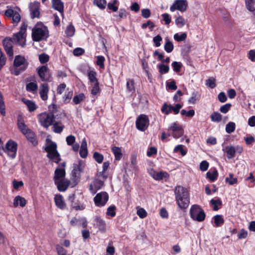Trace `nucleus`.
<instances>
[{
	"instance_id": "nucleus-54",
	"label": "nucleus",
	"mask_w": 255,
	"mask_h": 255,
	"mask_svg": "<svg viewBox=\"0 0 255 255\" xmlns=\"http://www.w3.org/2000/svg\"><path fill=\"white\" fill-rule=\"evenodd\" d=\"M171 66L173 71L178 73L180 72L182 64L180 62L174 61L171 64Z\"/></svg>"
},
{
	"instance_id": "nucleus-26",
	"label": "nucleus",
	"mask_w": 255,
	"mask_h": 255,
	"mask_svg": "<svg viewBox=\"0 0 255 255\" xmlns=\"http://www.w3.org/2000/svg\"><path fill=\"white\" fill-rule=\"evenodd\" d=\"M26 204V199L19 195L16 196L13 200V206L14 207H17L18 205L21 207H23Z\"/></svg>"
},
{
	"instance_id": "nucleus-33",
	"label": "nucleus",
	"mask_w": 255,
	"mask_h": 255,
	"mask_svg": "<svg viewBox=\"0 0 255 255\" xmlns=\"http://www.w3.org/2000/svg\"><path fill=\"white\" fill-rule=\"evenodd\" d=\"M22 101L28 107L29 112H33L36 109V105L32 101L29 100H25L24 99H23Z\"/></svg>"
},
{
	"instance_id": "nucleus-3",
	"label": "nucleus",
	"mask_w": 255,
	"mask_h": 255,
	"mask_svg": "<svg viewBox=\"0 0 255 255\" xmlns=\"http://www.w3.org/2000/svg\"><path fill=\"white\" fill-rule=\"evenodd\" d=\"M190 215L191 218L198 222L203 221L206 217V214L203 209L199 205H192L190 209Z\"/></svg>"
},
{
	"instance_id": "nucleus-4",
	"label": "nucleus",
	"mask_w": 255,
	"mask_h": 255,
	"mask_svg": "<svg viewBox=\"0 0 255 255\" xmlns=\"http://www.w3.org/2000/svg\"><path fill=\"white\" fill-rule=\"evenodd\" d=\"M48 31L41 27L34 28L32 32V38L34 41L39 42L46 40L48 37Z\"/></svg>"
},
{
	"instance_id": "nucleus-34",
	"label": "nucleus",
	"mask_w": 255,
	"mask_h": 255,
	"mask_svg": "<svg viewBox=\"0 0 255 255\" xmlns=\"http://www.w3.org/2000/svg\"><path fill=\"white\" fill-rule=\"evenodd\" d=\"M112 151L114 153L115 157V159L119 160L121 159L122 156V153L121 149L120 147L117 146H113L112 147Z\"/></svg>"
},
{
	"instance_id": "nucleus-49",
	"label": "nucleus",
	"mask_w": 255,
	"mask_h": 255,
	"mask_svg": "<svg viewBox=\"0 0 255 255\" xmlns=\"http://www.w3.org/2000/svg\"><path fill=\"white\" fill-rule=\"evenodd\" d=\"M157 67L161 74H164L169 72V67L168 65L164 64H160L157 66Z\"/></svg>"
},
{
	"instance_id": "nucleus-50",
	"label": "nucleus",
	"mask_w": 255,
	"mask_h": 255,
	"mask_svg": "<svg viewBox=\"0 0 255 255\" xmlns=\"http://www.w3.org/2000/svg\"><path fill=\"white\" fill-rule=\"evenodd\" d=\"M93 3L101 9H104L106 7L107 2L106 0H94Z\"/></svg>"
},
{
	"instance_id": "nucleus-25",
	"label": "nucleus",
	"mask_w": 255,
	"mask_h": 255,
	"mask_svg": "<svg viewBox=\"0 0 255 255\" xmlns=\"http://www.w3.org/2000/svg\"><path fill=\"white\" fill-rule=\"evenodd\" d=\"M87 146V141L84 138L83 139L81 142V148L79 151L80 155L83 158L87 157L88 155V152Z\"/></svg>"
},
{
	"instance_id": "nucleus-1",
	"label": "nucleus",
	"mask_w": 255,
	"mask_h": 255,
	"mask_svg": "<svg viewBox=\"0 0 255 255\" xmlns=\"http://www.w3.org/2000/svg\"><path fill=\"white\" fill-rule=\"evenodd\" d=\"M175 200L181 209H187L190 204V194L188 190L181 186L177 185L174 190Z\"/></svg>"
},
{
	"instance_id": "nucleus-21",
	"label": "nucleus",
	"mask_w": 255,
	"mask_h": 255,
	"mask_svg": "<svg viewBox=\"0 0 255 255\" xmlns=\"http://www.w3.org/2000/svg\"><path fill=\"white\" fill-rule=\"evenodd\" d=\"M47 157L53 162H54L56 164H59L60 161L61 160L60 155L57 150L48 152Z\"/></svg>"
},
{
	"instance_id": "nucleus-46",
	"label": "nucleus",
	"mask_w": 255,
	"mask_h": 255,
	"mask_svg": "<svg viewBox=\"0 0 255 255\" xmlns=\"http://www.w3.org/2000/svg\"><path fill=\"white\" fill-rule=\"evenodd\" d=\"M104 182L101 180L100 179H96L94 182V185L95 190L94 191L92 192L93 194H95L97 190H100L101 189L102 186L104 185Z\"/></svg>"
},
{
	"instance_id": "nucleus-13",
	"label": "nucleus",
	"mask_w": 255,
	"mask_h": 255,
	"mask_svg": "<svg viewBox=\"0 0 255 255\" xmlns=\"http://www.w3.org/2000/svg\"><path fill=\"white\" fill-rule=\"evenodd\" d=\"M34 145H36L38 143L37 140L35 137L34 133L31 129L28 127L24 128L23 130L20 131Z\"/></svg>"
},
{
	"instance_id": "nucleus-60",
	"label": "nucleus",
	"mask_w": 255,
	"mask_h": 255,
	"mask_svg": "<svg viewBox=\"0 0 255 255\" xmlns=\"http://www.w3.org/2000/svg\"><path fill=\"white\" fill-rule=\"evenodd\" d=\"M93 157L94 159L98 163H101L103 162L104 160V156L103 154L100 153L98 152H95L93 154Z\"/></svg>"
},
{
	"instance_id": "nucleus-41",
	"label": "nucleus",
	"mask_w": 255,
	"mask_h": 255,
	"mask_svg": "<svg viewBox=\"0 0 255 255\" xmlns=\"http://www.w3.org/2000/svg\"><path fill=\"white\" fill-rule=\"evenodd\" d=\"M210 204L213 206V210L214 211H217L219 209L218 206H221L222 202L221 199L218 198L217 199H211L210 201Z\"/></svg>"
},
{
	"instance_id": "nucleus-63",
	"label": "nucleus",
	"mask_w": 255,
	"mask_h": 255,
	"mask_svg": "<svg viewBox=\"0 0 255 255\" xmlns=\"http://www.w3.org/2000/svg\"><path fill=\"white\" fill-rule=\"evenodd\" d=\"M181 114L183 116L185 115L188 118H191L195 115V111L194 110H190L186 111L185 110H182L180 112Z\"/></svg>"
},
{
	"instance_id": "nucleus-17",
	"label": "nucleus",
	"mask_w": 255,
	"mask_h": 255,
	"mask_svg": "<svg viewBox=\"0 0 255 255\" xmlns=\"http://www.w3.org/2000/svg\"><path fill=\"white\" fill-rule=\"evenodd\" d=\"M3 46L6 54L9 56H12L13 51L12 49V41L10 38H5L3 40Z\"/></svg>"
},
{
	"instance_id": "nucleus-32",
	"label": "nucleus",
	"mask_w": 255,
	"mask_h": 255,
	"mask_svg": "<svg viewBox=\"0 0 255 255\" xmlns=\"http://www.w3.org/2000/svg\"><path fill=\"white\" fill-rule=\"evenodd\" d=\"M46 142H50V143L49 144H48L45 148V150L48 152H51V151H56L57 150V144L55 142L51 141L50 139H46Z\"/></svg>"
},
{
	"instance_id": "nucleus-12",
	"label": "nucleus",
	"mask_w": 255,
	"mask_h": 255,
	"mask_svg": "<svg viewBox=\"0 0 255 255\" xmlns=\"http://www.w3.org/2000/svg\"><path fill=\"white\" fill-rule=\"evenodd\" d=\"M169 129L172 130V136L175 138L180 137L184 133V130L183 128L177 122L173 123L171 125Z\"/></svg>"
},
{
	"instance_id": "nucleus-18",
	"label": "nucleus",
	"mask_w": 255,
	"mask_h": 255,
	"mask_svg": "<svg viewBox=\"0 0 255 255\" xmlns=\"http://www.w3.org/2000/svg\"><path fill=\"white\" fill-rule=\"evenodd\" d=\"M49 86L47 83H42L39 86V95L43 101L48 99V93L49 92Z\"/></svg>"
},
{
	"instance_id": "nucleus-56",
	"label": "nucleus",
	"mask_w": 255,
	"mask_h": 255,
	"mask_svg": "<svg viewBox=\"0 0 255 255\" xmlns=\"http://www.w3.org/2000/svg\"><path fill=\"white\" fill-rule=\"evenodd\" d=\"M97 60L96 64L98 65L101 68L103 69L105 67L104 62L105 58L103 56H97Z\"/></svg>"
},
{
	"instance_id": "nucleus-5",
	"label": "nucleus",
	"mask_w": 255,
	"mask_h": 255,
	"mask_svg": "<svg viewBox=\"0 0 255 255\" xmlns=\"http://www.w3.org/2000/svg\"><path fill=\"white\" fill-rule=\"evenodd\" d=\"M149 125V120L147 115L141 114L136 118L135 126L138 130L144 131L148 128Z\"/></svg>"
},
{
	"instance_id": "nucleus-11",
	"label": "nucleus",
	"mask_w": 255,
	"mask_h": 255,
	"mask_svg": "<svg viewBox=\"0 0 255 255\" xmlns=\"http://www.w3.org/2000/svg\"><path fill=\"white\" fill-rule=\"evenodd\" d=\"M29 63L27 60L23 56L18 55L15 56L13 61V66L14 67H21V70H26L28 67Z\"/></svg>"
},
{
	"instance_id": "nucleus-37",
	"label": "nucleus",
	"mask_w": 255,
	"mask_h": 255,
	"mask_svg": "<svg viewBox=\"0 0 255 255\" xmlns=\"http://www.w3.org/2000/svg\"><path fill=\"white\" fill-rule=\"evenodd\" d=\"M65 33L67 37H72L74 35L75 28L72 23L67 26Z\"/></svg>"
},
{
	"instance_id": "nucleus-24",
	"label": "nucleus",
	"mask_w": 255,
	"mask_h": 255,
	"mask_svg": "<svg viewBox=\"0 0 255 255\" xmlns=\"http://www.w3.org/2000/svg\"><path fill=\"white\" fill-rule=\"evenodd\" d=\"M91 87V94L93 96H99L101 92V90L100 87L99 82H96L95 83H90Z\"/></svg>"
},
{
	"instance_id": "nucleus-16",
	"label": "nucleus",
	"mask_w": 255,
	"mask_h": 255,
	"mask_svg": "<svg viewBox=\"0 0 255 255\" xmlns=\"http://www.w3.org/2000/svg\"><path fill=\"white\" fill-rule=\"evenodd\" d=\"M29 8L31 12V17L32 18L39 17V3L38 2L34 1V2L30 3Z\"/></svg>"
},
{
	"instance_id": "nucleus-57",
	"label": "nucleus",
	"mask_w": 255,
	"mask_h": 255,
	"mask_svg": "<svg viewBox=\"0 0 255 255\" xmlns=\"http://www.w3.org/2000/svg\"><path fill=\"white\" fill-rule=\"evenodd\" d=\"M73 95L72 91H69L66 93L63 98V102L65 104H68L70 102Z\"/></svg>"
},
{
	"instance_id": "nucleus-14",
	"label": "nucleus",
	"mask_w": 255,
	"mask_h": 255,
	"mask_svg": "<svg viewBox=\"0 0 255 255\" xmlns=\"http://www.w3.org/2000/svg\"><path fill=\"white\" fill-rule=\"evenodd\" d=\"M94 227L98 228L102 233L106 231V224L105 221L100 217L96 216L94 220Z\"/></svg>"
},
{
	"instance_id": "nucleus-30",
	"label": "nucleus",
	"mask_w": 255,
	"mask_h": 255,
	"mask_svg": "<svg viewBox=\"0 0 255 255\" xmlns=\"http://www.w3.org/2000/svg\"><path fill=\"white\" fill-rule=\"evenodd\" d=\"M17 124L18 129L20 131L23 130L24 128L27 127L25 124L22 115H18L17 119Z\"/></svg>"
},
{
	"instance_id": "nucleus-10",
	"label": "nucleus",
	"mask_w": 255,
	"mask_h": 255,
	"mask_svg": "<svg viewBox=\"0 0 255 255\" xmlns=\"http://www.w3.org/2000/svg\"><path fill=\"white\" fill-rule=\"evenodd\" d=\"M188 2L186 0H175L173 4L170 6V10L173 12L178 10L181 12H184L187 10Z\"/></svg>"
},
{
	"instance_id": "nucleus-52",
	"label": "nucleus",
	"mask_w": 255,
	"mask_h": 255,
	"mask_svg": "<svg viewBox=\"0 0 255 255\" xmlns=\"http://www.w3.org/2000/svg\"><path fill=\"white\" fill-rule=\"evenodd\" d=\"M233 176V174L230 173L229 174V177H227L225 178L226 182L231 185L238 183V179L237 178H234Z\"/></svg>"
},
{
	"instance_id": "nucleus-2",
	"label": "nucleus",
	"mask_w": 255,
	"mask_h": 255,
	"mask_svg": "<svg viewBox=\"0 0 255 255\" xmlns=\"http://www.w3.org/2000/svg\"><path fill=\"white\" fill-rule=\"evenodd\" d=\"M55 116L48 112H43L37 115V119L40 125L47 129L55 122Z\"/></svg>"
},
{
	"instance_id": "nucleus-36",
	"label": "nucleus",
	"mask_w": 255,
	"mask_h": 255,
	"mask_svg": "<svg viewBox=\"0 0 255 255\" xmlns=\"http://www.w3.org/2000/svg\"><path fill=\"white\" fill-rule=\"evenodd\" d=\"M226 152L228 159L233 158L235 156L236 150L234 146H227L226 147Z\"/></svg>"
},
{
	"instance_id": "nucleus-6",
	"label": "nucleus",
	"mask_w": 255,
	"mask_h": 255,
	"mask_svg": "<svg viewBox=\"0 0 255 255\" xmlns=\"http://www.w3.org/2000/svg\"><path fill=\"white\" fill-rule=\"evenodd\" d=\"M17 143L12 139H9L5 144L4 152L13 159L16 155Z\"/></svg>"
},
{
	"instance_id": "nucleus-43",
	"label": "nucleus",
	"mask_w": 255,
	"mask_h": 255,
	"mask_svg": "<svg viewBox=\"0 0 255 255\" xmlns=\"http://www.w3.org/2000/svg\"><path fill=\"white\" fill-rule=\"evenodd\" d=\"M38 89L37 84L36 83L30 82L26 84V89L28 92L34 93Z\"/></svg>"
},
{
	"instance_id": "nucleus-55",
	"label": "nucleus",
	"mask_w": 255,
	"mask_h": 255,
	"mask_svg": "<svg viewBox=\"0 0 255 255\" xmlns=\"http://www.w3.org/2000/svg\"><path fill=\"white\" fill-rule=\"evenodd\" d=\"M116 207L115 205H111L108 208L106 214L107 216L114 217L116 216Z\"/></svg>"
},
{
	"instance_id": "nucleus-22",
	"label": "nucleus",
	"mask_w": 255,
	"mask_h": 255,
	"mask_svg": "<svg viewBox=\"0 0 255 255\" xmlns=\"http://www.w3.org/2000/svg\"><path fill=\"white\" fill-rule=\"evenodd\" d=\"M54 201L56 206L61 210H64L66 207L63 196L61 194L56 195L54 197Z\"/></svg>"
},
{
	"instance_id": "nucleus-44",
	"label": "nucleus",
	"mask_w": 255,
	"mask_h": 255,
	"mask_svg": "<svg viewBox=\"0 0 255 255\" xmlns=\"http://www.w3.org/2000/svg\"><path fill=\"white\" fill-rule=\"evenodd\" d=\"M85 98L86 97L84 93H80L74 96L73 99V102L75 105H78L83 101Z\"/></svg>"
},
{
	"instance_id": "nucleus-59",
	"label": "nucleus",
	"mask_w": 255,
	"mask_h": 255,
	"mask_svg": "<svg viewBox=\"0 0 255 255\" xmlns=\"http://www.w3.org/2000/svg\"><path fill=\"white\" fill-rule=\"evenodd\" d=\"M184 146L179 144L176 146L174 149V152H180L182 156H184L187 154V150L183 148Z\"/></svg>"
},
{
	"instance_id": "nucleus-29",
	"label": "nucleus",
	"mask_w": 255,
	"mask_h": 255,
	"mask_svg": "<svg viewBox=\"0 0 255 255\" xmlns=\"http://www.w3.org/2000/svg\"><path fill=\"white\" fill-rule=\"evenodd\" d=\"M201 98V93L198 91L193 92L191 97L188 99V102L190 104H195Z\"/></svg>"
},
{
	"instance_id": "nucleus-28",
	"label": "nucleus",
	"mask_w": 255,
	"mask_h": 255,
	"mask_svg": "<svg viewBox=\"0 0 255 255\" xmlns=\"http://www.w3.org/2000/svg\"><path fill=\"white\" fill-rule=\"evenodd\" d=\"M218 172L216 168L210 170L206 173V178L209 179L211 182L215 181L218 177Z\"/></svg>"
},
{
	"instance_id": "nucleus-51",
	"label": "nucleus",
	"mask_w": 255,
	"mask_h": 255,
	"mask_svg": "<svg viewBox=\"0 0 255 255\" xmlns=\"http://www.w3.org/2000/svg\"><path fill=\"white\" fill-rule=\"evenodd\" d=\"M236 128V124L234 122H230L226 126V131L228 133H231L234 132Z\"/></svg>"
},
{
	"instance_id": "nucleus-27",
	"label": "nucleus",
	"mask_w": 255,
	"mask_h": 255,
	"mask_svg": "<svg viewBox=\"0 0 255 255\" xmlns=\"http://www.w3.org/2000/svg\"><path fill=\"white\" fill-rule=\"evenodd\" d=\"M52 126H53L52 128V131L56 133H61L65 128L60 121L56 122L55 121Z\"/></svg>"
},
{
	"instance_id": "nucleus-62",
	"label": "nucleus",
	"mask_w": 255,
	"mask_h": 255,
	"mask_svg": "<svg viewBox=\"0 0 255 255\" xmlns=\"http://www.w3.org/2000/svg\"><path fill=\"white\" fill-rule=\"evenodd\" d=\"M117 3V0H114L112 2H109L108 3V8L110 10H112L114 12H116L118 9V7L115 4Z\"/></svg>"
},
{
	"instance_id": "nucleus-31",
	"label": "nucleus",
	"mask_w": 255,
	"mask_h": 255,
	"mask_svg": "<svg viewBox=\"0 0 255 255\" xmlns=\"http://www.w3.org/2000/svg\"><path fill=\"white\" fill-rule=\"evenodd\" d=\"M97 73L94 70H89L88 71V77L90 83H95L98 82V79L97 78Z\"/></svg>"
},
{
	"instance_id": "nucleus-35",
	"label": "nucleus",
	"mask_w": 255,
	"mask_h": 255,
	"mask_svg": "<svg viewBox=\"0 0 255 255\" xmlns=\"http://www.w3.org/2000/svg\"><path fill=\"white\" fill-rule=\"evenodd\" d=\"M210 118L213 122L220 123L222 121V116L218 112H214L211 114Z\"/></svg>"
},
{
	"instance_id": "nucleus-39",
	"label": "nucleus",
	"mask_w": 255,
	"mask_h": 255,
	"mask_svg": "<svg viewBox=\"0 0 255 255\" xmlns=\"http://www.w3.org/2000/svg\"><path fill=\"white\" fill-rule=\"evenodd\" d=\"M127 89L129 92L135 91L134 81L132 79H127Z\"/></svg>"
},
{
	"instance_id": "nucleus-53",
	"label": "nucleus",
	"mask_w": 255,
	"mask_h": 255,
	"mask_svg": "<svg viewBox=\"0 0 255 255\" xmlns=\"http://www.w3.org/2000/svg\"><path fill=\"white\" fill-rule=\"evenodd\" d=\"M170 104L168 105L167 103H164L162 105L161 111L162 113H164L167 115L172 113L171 109L170 108Z\"/></svg>"
},
{
	"instance_id": "nucleus-48",
	"label": "nucleus",
	"mask_w": 255,
	"mask_h": 255,
	"mask_svg": "<svg viewBox=\"0 0 255 255\" xmlns=\"http://www.w3.org/2000/svg\"><path fill=\"white\" fill-rule=\"evenodd\" d=\"M176 25L178 28H182L186 24V20L181 16H178L175 20Z\"/></svg>"
},
{
	"instance_id": "nucleus-58",
	"label": "nucleus",
	"mask_w": 255,
	"mask_h": 255,
	"mask_svg": "<svg viewBox=\"0 0 255 255\" xmlns=\"http://www.w3.org/2000/svg\"><path fill=\"white\" fill-rule=\"evenodd\" d=\"M39 60L41 64H45L49 60V56L48 54L43 53L39 55Z\"/></svg>"
},
{
	"instance_id": "nucleus-47",
	"label": "nucleus",
	"mask_w": 255,
	"mask_h": 255,
	"mask_svg": "<svg viewBox=\"0 0 255 255\" xmlns=\"http://www.w3.org/2000/svg\"><path fill=\"white\" fill-rule=\"evenodd\" d=\"M245 181H249L248 184V187L249 188H253L255 185V178L254 176V175L251 172L250 173V175H249V176H248V177H247L246 179H245Z\"/></svg>"
},
{
	"instance_id": "nucleus-23",
	"label": "nucleus",
	"mask_w": 255,
	"mask_h": 255,
	"mask_svg": "<svg viewBox=\"0 0 255 255\" xmlns=\"http://www.w3.org/2000/svg\"><path fill=\"white\" fill-rule=\"evenodd\" d=\"M65 175L66 171L65 168H60L59 167H57L55 170L53 179L55 181L65 179L64 177Z\"/></svg>"
},
{
	"instance_id": "nucleus-19",
	"label": "nucleus",
	"mask_w": 255,
	"mask_h": 255,
	"mask_svg": "<svg viewBox=\"0 0 255 255\" xmlns=\"http://www.w3.org/2000/svg\"><path fill=\"white\" fill-rule=\"evenodd\" d=\"M52 7L59 11L62 16L64 15V4L61 0H51Z\"/></svg>"
},
{
	"instance_id": "nucleus-7",
	"label": "nucleus",
	"mask_w": 255,
	"mask_h": 255,
	"mask_svg": "<svg viewBox=\"0 0 255 255\" xmlns=\"http://www.w3.org/2000/svg\"><path fill=\"white\" fill-rule=\"evenodd\" d=\"M40 80L43 82H50L52 80L50 70L47 65H42L36 69Z\"/></svg>"
},
{
	"instance_id": "nucleus-45",
	"label": "nucleus",
	"mask_w": 255,
	"mask_h": 255,
	"mask_svg": "<svg viewBox=\"0 0 255 255\" xmlns=\"http://www.w3.org/2000/svg\"><path fill=\"white\" fill-rule=\"evenodd\" d=\"M0 113L3 116H5V106L2 93L0 91Z\"/></svg>"
},
{
	"instance_id": "nucleus-40",
	"label": "nucleus",
	"mask_w": 255,
	"mask_h": 255,
	"mask_svg": "<svg viewBox=\"0 0 255 255\" xmlns=\"http://www.w3.org/2000/svg\"><path fill=\"white\" fill-rule=\"evenodd\" d=\"M214 223L216 227H220L224 223V220L222 215H216L214 217Z\"/></svg>"
},
{
	"instance_id": "nucleus-20",
	"label": "nucleus",
	"mask_w": 255,
	"mask_h": 255,
	"mask_svg": "<svg viewBox=\"0 0 255 255\" xmlns=\"http://www.w3.org/2000/svg\"><path fill=\"white\" fill-rule=\"evenodd\" d=\"M69 200L71 202V207L76 211L83 210L85 209V206L83 204H81L78 200L75 201V195L72 194L71 196L69 197Z\"/></svg>"
},
{
	"instance_id": "nucleus-8",
	"label": "nucleus",
	"mask_w": 255,
	"mask_h": 255,
	"mask_svg": "<svg viewBox=\"0 0 255 255\" xmlns=\"http://www.w3.org/2000/svg\"><path fill=\"white\" fill-rule=\"evenodd\" d=\"M85 167V162L82 160H79L77 163L73 165V170L72 175L75 179H79L81 177V173L84 172Z\"/></svg>"
},
{
	"instance_id": "nucleus-42",
	"label": "nucleus",
	"mask_w": 255,
	"mask_h": 255,
	"mask_svg": "<svg viewBox=\"0 0 255 255\" xmlns=\"http://www.w3.org/2000/svg\"><path fill=\"white\" fill-rule=\"evenodd\" d=\"M245 4L247 9L249 11L255 10V0H245Z\"/></svg>"
},
{
	"instance_id": "nucleus-64",
	"label": "nucleus",
	"mask_w": 255,
	"mask_h": 255,
	"mask_svg": "<svg viewBox=\"0 0 255 255\" xmlns=\"http://www.w3.org/2000/svg\"><path fill=\"white\" fill-rule=\"evenodd\" d=\"M206 84L207 86L212 89L214 88L216 86V80L213 77L208 79L206 80Z\"/></svg>"
},
{
	"instance_id": "nucleus-15",
	"label": "nucleus",
	"mask_w": 255,
	"mask_h": 255,
	"mask_svg": "<svg viewBox=\"0 0 255 255\" xmlns=\"http://www.w3.org/2000/svg\"><path fill=\"white\" fill-rule=\"evenodd\" d=\"M54 183L56 185L59 191L64 192L68 188L70 182L67 179H63L55 181Z\"/></svg>"
},
{
	"instance_id": "nucleus-61",
	"label": "nucleus",
	"mask_w": 255,
	"mask_h": 255,
	"mask_svg": "<svg viewBox=\"0 0 255 255\" xmlns=\"http://www.w3.org/2000/svg\"><path fill=\"white\" fill-rule=\"evenodd\" d=\"M187 37V34L185 32L182 33L181 34L179 35L178 33H176L174 35V39L178 41L181 42L185 40Z\"/></svg>"
},
{
	"instance_id": "nucleus-9",
	"label": "nucleus",
	"mask_w": 255,
	"mask_h": 255,
	"mask_svg": "<svg viewBox=\"0 0 255 255\" xmlns=\"http://www.w3.org/2000/svg\"><path fill=\"white\" fill-rule=\"evenodd\" d=\"M109 196L107 192L102 191L96 194L94 202L97 207L104 206L109 200Z\"/></svg>"
},
{
	"instance_id": "nucleus-38",
	"label": "nucleus",
	"mask_w": 255,
	"mask_h": 255,
	"mask_svg": "<svg viewBox=\"0 0 255 255\" xmlns=\"http://www.w3.org/2000/svg\"><path fill=\"white\" fill-rule=\"evenodd\" d=\"M164 50L167 53L171 52L174 49V46L172 42L171 41H170L168 38H166L165 39V43L164 44Z\"/></svg>"
}]
</instances>
